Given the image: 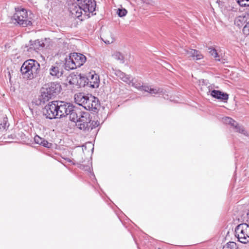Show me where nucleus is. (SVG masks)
<instances>
[{"label": "nucleus", "mask_w": 249, "mask_h": 249, "mask_svg": "<svg viewBox=\"0 0 249 249\" xmlns=\"http://www.w3.org/2000/svg\"><path fill=\"white\" fill-rule=\"evenodd\" d=\"M70 12L78 18L84 13L89 15L95 10V0H70L68 3Z\"/></svg>", "instance_id": "f257e3e1"}, {"label": "nucleus", "mask_w": 249, "mask_h": 249, "mask_svg": "<svg viewBox=\"0 0 249 249\" xmlns=\"http://www.w3.org/2000/svg\"><path fill=\"white\" fill-rule=\"evenodd\" d=\"M39 70V64L33 59H29L24 62L20 68L23 78L29 80L36 77Z\"/></svg>", "instance_id": "f03ea898"}, {"label": "nucleus", "mask_w": 249, "mask_h": 249, "mask_svg": "<svg viewBox=\"0 0 249 249\" xmlns=\"http://www.w3.org/2000/svg\"><path fill=\"white\" fill-rule=\"evenodd\" d=\"M74 120L71 121L75 122L76 127L82 130L85 133H88L91 131L90 123L91 118L90 114L88 112L82 111L80 110H77L76 115Z\"/></svg>", "instance_id": "7ed1b4c3"}, {"label": "nucleus", "mask_w": 249, "mask_h": 249, "mask_svg": "<svg viewBox=\"0 0 249 249\" xmlns=\"http://www.w3.org/2000/svg\"><path fill=\"white\" fill-rule=\"evenodd\" d=\"M15 11V13L12 17L13 20L22 27H27L32 25L31 18L28 17L26 9L16 8Z\"/></svg>", "instance_id": "20e7f679"}, {"label": "nucleus", "mask_w": 249, "mask_h": 249, "mask_svg": "<svg viewBox=\"0 0 249 249\" xmlns=\"http://www.w3.org/2000/svg\"><path fill=\"white\" fill-rule=\"evenodd\" d=\"M235 236L239 242L243 244L249 243V225L242 223L237 226L235 229Z\"/></svg>", "instance_id": "39448f33"}, {"label": "nucleus", "mask_w": 249, "mask_h": 249, "mask_svg": "<svg viewBox=\"0 0 249 249\" xmlns=\"http://www.w3.org/2000/svg\"><path fill=\"white\" fill-rule=\"evenodd\" d=\"M56 101H53L46 105L43 109V113L47 118L53 119L57 118Z\"/></svg>", "instance_id": "423d86ee"}, {"label": "nucleus", "mask_w": 249, "mask_h": 249, "mask_svg": "<svg viewBox=\"0 0 249 249\" xmlns=\"http://www.w3.org/2000/svg\"><path fill=\"white\" fill-rule=\"evenodd\" d=\"M84 108L87 110L96 111L100 107L99 100L93 96H88L85 102Z\"/></svg>", "instance_id": "0eeeda50"}, {"label": "nucleus", "mask_w": 249, "mask_h": 249, "mask_svg": "<svg viewBox=\"0 0 249 249\" xmlns=\"http://www.w3.org/2000/svg\"><path fill=\"white\" fill-rule=\"evenodd\" d=\"M43 88L44 90H48L49 92L52 94L53 96H55L59 93L61 89L60 84L55 82H52L46 84Z\"/></svg>", "instance_id": "6e6552de"}, {"label": "nucleus", "mask_w": 249, "mask_h": 249, "mask_svg": "<svg viewBox=\"0 0 249 249\" xmlns=\"http://www.w3.org/2000/svg\"><path fill=\"white\" fill-rule=\"evenodd\" d=\"M131 84L132 85V86L135 87L139 90H143L151 94H158L162 91L160 89L151 88L148 86H143L140 83L134 82L133 81H132Z\"/></svg>", "instance_id": "1a4fd4ad"}, {"label": "nucleus", "mask_w": 249, "mask_h": 249, "mask_svg": "<svg viewBox=\"0 0 249 249\" xmlns=\"http://www.w3.org/2000/svg\"><path fill=\"white\" fill-rule=\"evenodd\" d=\"M66 107L64 109L65 114L64 117L69 116L70 120H74L75 117L76 115L77 110H79L77 107H75L72 104L70 103L66 102Z\"/></svg>", "instance_id": "9d476101"}, {"label": "nucleus", "mask_w": 249, "mask_h": 249, "mask_svg": "<svg viewBox=\"0 0 249 249\" xmlns=\"http://www.w3.org/2000/svg\"><path fill=\"white\" fill-rule=\"evenodd\" d=\"M63 65L61 63H55L50 69V74L57 78L60 77L63 73Z\"/></svg>", "instance_id": "9b49d317"}, {"label": "nucleus", "mask_w": 249, "mask_h": 249, "mask_svg": "<svg viewBox=\"0 0 249 249\" xmlns=\"http://www.w3.org/2000/svg\"><path fill=\"white\" fill-rule=\"evenodd\" d=\"M87 80L89 81L90 87L92 88H98L100 83L99 76L95 73L94 71L89 74Z\"/></svg>", "instance_id": "f8f14e48"}, {"label": "nucleus", "mask_w": 249, "mask_h": 249, "mask_svg": "<svg viewBox=\"0 0 249 249\" xmlns=\"http://www.w3.org/2000/svg\"><path fill=\"white\" fill-rule=\"evenodd\" d=\"M211 95L213 97L220 100L224 102H227L229 99V95L227 93L218 90H213L211 92Z\"/></svg>", "instance_id": "ddd939ff"}, {"label": "nucleus", "mask_w": 249, "mask_h": 249, "mask_svg": "<svg viewBox=\"0 0 249 249\" xmlns=\"http://www.w3.org/2000/svg\"><path fill=\"white\" fill-rule=\"evenodd\" d=\"M73 56V59L75 61V64L77 67H80L82 66L86 61V56L82 53H72Z\"/></svg>", "instance_id": "4468645a"}, {"label": "nucleus", "mask_w": 249, "mask_h": 249, "mask_svg": "<svg viewBox=\"0 0 249 249\" xmlns=\"http://www.w3.org/2000/svg\"><path fill=\"white\" fill-rule=\"evenodd\" d=\"M184 51L188 57H193L194 59L200 60L203 57V55L197 50L189 49Z\"/></svg>", "instance_id": "2eb2a0df"}, {"label": "nucleus", "mask_w": 249, "mask_h": 249, "mask_svg": "<svg viewBox=\"0 0 249 249\" xmlns=\"http://www.w3.org/2000/svg\"><path fill=\"white\" fill-rule=\"evenodd\" d=\"M64 66L65 69L67 70H73L77 68L76 64H75L72 53L70 54L68 57L65 58Z\"/></svg>", "instance_id": "dca6fc26"}, {"label": "nucleus", "mask_w": 249, "mask_h": 249, "mask_svg": "<svg viewBox=\"0 0 249 249\" xmlns=\"http://www.w3.org/2000/svg\"><path fill=\"white\" fill-rule=\"evenodd\" d=\"M56 101V107H57V112L56 114H57V118H62L64 117V114H65V112L64 111V109L66 107V102L60 101Z\"/></svg>", "instance_id": "f3484780"}, {"label": "nucleus", "mask_w": 249, "mask_h": 249, "mask_svg": "<svg viewBox=\"0 0 249 249\" xmlns=\"http://www.w3.org/2000/svg\"><path fill=\"white\" fill-rule=\"evenodd\" d=\"M249 20V15L239 16L236 17L234 20V24L239 28L246 24Z\"/></svg>", "instance_id": "a211bd4d"}, {"label": "nucleus", "mask_w": 249, "mask_h": 249, "mask_svg": "<svg viewBox=\"0 0 249 249\" xmlns=\"http://www.w3.org/2000/svg\"><path fill=\"white\" fill-rule=\"evenodd\" d=\"M101 38L106 44H107L112 43L115 40L113 35L109 31L104 33Z\"/></svg>", "instance_id": "6ab92c4d"}, {"label": "nucleus", "mask_w": 249, "mask_h": 249, "mask_svg": "<svg viewBox=\"0 0 249 249\" xmlns=\"http://www.w3.org/2000/svg\"><path fill=\"white\" fill-rule=\"evenodd\" d=\"M88 96L84 95L82 93H79L75 95V102L79 105L84 107L85 102L87 101Z\"/></svg>", "instance_id": "aec40b11"}, {"label": "nucleus", "mask_w": 249, "mask_h": 249, "mask_svg": "<svg viewBox=\"0 0 249 249\" xmlns=\"http://www.w3.org/2000/svg\"><path fill=\"white\" fill-rule=\"evenodd\" d=\"M53 96L50 93L48 90H44V88H42L41 90V95L39 97V100L41 102L45 103L46 102L48 101Z\"/></svg>", "instance_id": "412c9836"}, {"label": "nucleus", "mask_w": 249, "mask_h": 249, "mask_svg": "<svg viewBox=\"0 0 249 249\" xmlns=\"http://www.w3.org/2000/svg\"><path fill=\"white\" fill-rule=\"evenodd\" d=\"M208 52L210 54L213 56L216 60L220 61V56L218 55L216 50L212 47L208 48Z\"/></svg>", "instance_id": "4be33fe9"}, {"label": "nucleus", "mask_w": 249, "mask_h": 249, "mask_svg": "<svg viewBox=\"0 0 249 249\" xmlns=\"http://www.w3.org/2000/svg\"><path fill=\"white\" fill-rule=\"evenodd\" d=\"M223 249H238V247L236 243L229 242L223 247Z\"/></svg>", "instance_id": "5701e85b"}, {"label": "nucleus", "mask_w": 249, "mask_h": 249, "mask_svg": "<svg viewBox=\"0 0 249 249\" xmlns=\"http://www.w3.org/2000/svg\"><path fill=\"white\" fill-rule=\"evenodd\" d=\"M112 57L114 59L120 60L121 63H124V57L123 55L120 52H116L113 53L112 54Z\"/></svg>", "instance_id": "b1692460"}, {"label": "nucleus", "mask_w": 249, "mask_h": 249, "mask_svg": "<svg viewBox=\"0 0 249 249\" xmlns=\"http://www.w3.org/2000/svg\"><path fill=\"white\" fill-rule=\"evenodd\" d=\"M223 121L229 124H231L233 127L236 124V122L233 120L232 118L228 117L223 118Z\"/></svg>", "instance_id": "393cba45"}, {"label": "nucleus", "mask_w": 249, "mask_h": 249, "mask_svg": "<svg viewBox=\"0 0 249 249\" xmlns=\"http://www.w3.org/2000/svg\"><path fill=\"white\" fill-rule=\"evenodd\" d=\"M233 127L235 129L237 132L244 135H246L247 132L244 129V127L242 126L239 125L237 123H236V124L233 126Z\"/></svg>", "instance_id": "a878e982"}, {"label": "nucleus", "mask_w": 249, "mask_h": 249, "mask_svg": "<svg viewBox=\"0 0 249 249\" xmlns=\"http://www.w3.org/2000/svg\"><path fill=\"white\" fill-rule=\"evenodd\" d=\"M127 13V10L124 8H118L117 11V14L120 17H123L125 16Z\"/></svg>", "instance_id": "bb28decb"}, {"label": "nucleus", "mask_w": 249, "mask_h": 249, "mask_svg": "<svg viewBox=\"0 0 249 249\" xmlns=\"http://www.w3.org/2000/svg\"><path fill=\"white\" fill-rule=\"evenodd\" d=\"M122 80L124 82L128 84L129 85H131L132 81H133L132 77L129 75L124 74V76L123 77Z\"/></svg>", "instance_id": "cd10ccee"}, {"label": "nucleus", "mask_w": 249, "mask_h": 249, "mask_svg": "<svg viewBox=\"0 0 249 249\" xmlns=\"http://www.w3.org/2000/svg\"><path fill=\"white\" fill-rule=\"evenodd\" d=\"M35 45L36 46L34 47V49H39V48H43L44 47V43L42 41L38 40L35 41Z\"/></svg>", "instance_id": "c85d7f7f"}, {"label": "nucleus", "mask_w": 249, "mask_h": 249, "mask_svg": "<svg viewBox=\"0 0 249 249\" xmlns=\"http://www.w3.org/2000/svg\"><path fill=\"white\" fill-rule=\"evenodd\" d=\"M243 32L246 36L249 35V19L243 28Z\"/></svg>", "instance_id": "c756f323"}, {"label": "nucleus", "mask_w": 249, "mask_h": 249, "mask_svg": "<svg viewBox=\"0 0 249 249\" xmlns=\"http://www.w3.org/2000/svg\"><path fill=\"white\" fill-rule=\"evenodd\" d=\"M43 140V139L41 138V137H39L37 135L34 138V141L35 142L40 145L42 142Z\"/></svg>", "instance_id": "7c9ffc66"}, {"label": "nucleus", "mask_w": 249, "mask_h": 249, "mask_svg": "<svg viewBox=\"0 0 249 249\" xmlns=\"http://www.w3.org/2000/svg\"><path fill=\"white\" fill-rule=\"evenodd\" d=\"M99 125V123H98L97 122H94V121H92L91 122V121H90V127H91V130H92L93 129L96 128L98 125Z\"/></svg>", "instance_id": "2f4dec72"}, {"label": "nucleus", "mask_w": 249, "mask_h": 249, "mask_svg": "<svg viewBox=\"0 0 249 249\" xmlns=\"http://www.w3.org/2000/svg\"><path fill=\"white\" fill-rule=\"evenodd\" d=\"M116 75L121 80L124 76L125 73L120 71H117L115 72Z\"/></svg>", "instance_id": "473e14b6"}, {"label": "nucleus", "mask_w": 249, "mask_h": 249, "mask_svg": "<svg viewBox=\"0 0 249 249\" xmlns=\"http://www.w3.org/2000/svg\"><path fill=\"white\" fill-rule=\"evenodd\" d=\"M40 145H42L46 147H50L51 146V144L48 142V141L43 139L42 142L41 143Z\"/></svg>", "instance_id": "72a5a7b5"}, {"label": "nucleus", "mask_w": 249, "mask_h": 249, "mask_svg": "<svg viewBox=\"0 0 249 249\" xmlns=\"http://www.w3.org/2000/svg\"><path fill=\"white\" fill-rule=\"evenodd\" d=\"M145 2L147 4L151 5H153L155 3L154 0H147Z\"/></svg>", "instance_id": "f704fd0d"}, {"label": "nucleus", "mask_w": 249, "mask_h": 249, "mask_svg": "<svg viewBox=\"0 0 249 249\" xmlns=\"http://www.w3.org/2000/svg\"><path fill=\"white\" fill-rule=\"evenodd\" d=\"M79 76H80V78H81V74H79Z\"/></svg>", "instance_id": "c9c22d12"}, {"label": "nucleus", "mask_w": 249, "mask_h": 249, "mask_svg": "<svg viewBox=\"0 0 249 249\" xmlns=\"http://www.w3.org/2000/svg\"><path fill=\"white\" fill-rule=\"evenodd\" d=\"M247 1H249V0H247Z\"/></svg>", "instance_id": "e433bc0d"}]
</instances>
